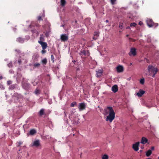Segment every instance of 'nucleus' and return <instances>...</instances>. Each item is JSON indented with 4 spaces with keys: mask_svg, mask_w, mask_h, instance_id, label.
Returning <instances> with one entry per match:
<instances>
[{
    "mask_svg": "<svg viewBox=\"0 0 159 159\" xmlns=\"http://www.w3.org/2000/svg\"><path fill=\"white\" fill-rule=\"evenodd\" d=\"M12 82L11 80H9L7 81V83L8 85H9L12 83Z\"/></svg>",
    "mask_w": 159,
    "mask_h": 159,
    "instance_id": "obj_35",
    "label": "nucleus"
},
{
    "mask_svg": "<svg viewBox=\"0 0 159 159\" xmlns=\"http://www.w3.org/2000/svg\"><path fill=\"white\" fill-rule=\"evenodd\" d=\"M36 133V131L34 129H31L30 131V134L31 135H33Z\"/></svg>",
    "mask_w": 159,
    "mask_h": 159,
    "instance_id": "obj_20",
    "label": "nucleus"
},
{
    "mask_svg": "<svg viewBox=\"0 0 159 159\" xmlns=\"http://www.w3.org/2000/svg\"><path fill=\"white\" fill-rule=\"evenodd\" d=\"M31 26H32V25H30V28H31Z\"/></svg>",
    "mask_w": 159,
    "mask_h": 159,
    "instance_id": "obj_51",
    "label": "nucleus"
},
{
    "mask_svg": "<svg viewBox=\"0 0 159 159\" xmlns=\"http://www.w3.org/2000/svg\"><path fill=\"white\" fill-rule=\"evenodd\" d=\"M108 21H108V20H106V21H105V22H108Z\"/></svg>",
    "mask_w": 159,
    "mask_h": 159,
    "instance_id": "obj_49",
    "label": "nucleus"
},
{
    "mask_svg": "<svg viewBox=\"0 0 159 159\" xmlns=\"http://www.w3.org/2000/svg\"><path fill=\"white\" fill-rule=\"evenodd\" d=\"M23 86L25 89L26 90H28L30 87V84L28 83H24L23 84Z\"/></svg>",
    "mask_w": 159,
    "mask_h": 159,
    "instance_id": "obj_14",
    "label": "nucleus"
},
{
    "mask_svg": "<svg viewBox=\"0 0 159 159\" xmlns=\"http://www.w3.org/2000/svg\"><path fill=\"white\" fill-rule=\"evenodd\" d=\"M86 105L84 102L79 103L78 108L80 111H83L85 109Z\"/></svg>",
    "mask_w": 159,
    "mask_h": 159,
    "instance_id": "obj_4",
    "label": "nucleus"
},
{
    "mask_svg": "<svg viewBox=\"0 0 159 159\" xmlns=\"http://www.w3.org/2000/svg\"><path fill=\"white\" fill-rule=\"evenodd\" d=\"M140 82L142 84H143L144 83V78L141 79L140 81Z\"/></svg>",
    "mask_w": 159,
    "mask_h": 159,
    "instance_id": "obj_27",
    "label": "nucleus"
},
{
    "mask_svg": "<svg viewBox=\"0 0 159 159\" xmlns=\"http://www.w3.org/2000/svg\"><path fill=\"white\" fill-rule=\"evenodd\" d=\"M139 142L136 143L133 145V148L135 151H138L139 149Z\"/></svg>",
    "mask_w": 159,
    "mask_h": 159,
    "instance_id": "obj_8",
    "label": "nucleus"
},
{
    "mask_svg": "<svg viewBox=\"0 0 159 159\" xmlns=\"http://www.w3.org/2000/svg\"><path fill=\"white\" fill-rule=\"evenodd\" d=\"M111 90L114 93H116L118 91V87L117 85H114L112 88Z\"/></svg>",
    "mask_w": 159,
    "mask_h": 159,
    "instance_id": "obj_13",
    "label": "nucleus"
},
{
    "mask_svg": "<svg viewBox=\"0 0 159 159\" xmlns=\"http://www.w3.org/2000/svg\"><path fill=\"white\" fill-rule=\"evenodd\" d=\"M111 4L112 5H114L115 3V2L116 0H110Z\"/></svg>",
    "mask_w": 159,
    "mask_h": 159,
    "instance_id": "obj_33",
    "label": "nucleus"
},
{
    "mask_svg": "<svg viewBox=\"0 0 159 159\" xmlns=\"http://www.w3.org/2000/svg\"><path fill=\"white\" fill-rule=\"evenodd\" d=\"M158 159H159V157H158Z\"/></svg>",
    "mask_w": 159,
    "mask_h": 159,
    "instance_id": "obj_54",
    "label": "nucleus"
},
{
    "mask_svg": "<svg viewBox=\"0 0 159 159\" xmlns=\"http://www.w3.org/2000/svg\"><path fill=\"white\" fill-rule=\"evenodd\" d=\"M136 25V24L135 23H133L130 24V26L131 27H135Z\"/></svg>",
    "mask_w": 159,
    "mask_h": 159,
    "instance_id": "obj_31",
    "label": "nucleus"
},
{
    "mask_svg": "<svg viewBox=\"0 0 159 159\" xmlns=\"http://www.w3.org/2000/svg\"><path fill=\"white\" fill-rule=\"evenodd\" d=\"M154 147H152L151 148V149L152 150H154Z\"/></svg>",
    "mask_w": 159,
    "mask_h": 159,
    "instance_id": "obj_44",
    "label": "nucleus"
},
{
    "mask_svg": "<svg viewBox=\"0 0 159 159\" xmlns=\"http://www.w3.org/2000/svg\"><path fill=\"white\" fill-rule=\"evenodd\" d=\"M2 76H0V80H2Z\"/></svg>",
    "mask_w": 159,
    "mask_h": 159,
    "instance_id": "obj_48",
    "label": "nucleus"
},
{
    "mask_svg": "<svg viewBox=\"0 0 159 159\" xmlns=\"http://www.w3.org/2000/svg\"><path fill=\"white\" fill-rule=\"evenodd\" d=\"M126 37H128L129 36V35L127 34V35H126Z\"/></svg>",
    "mask_w": 159,
    "mask_h": 159,
    "instance_id": "obj_52",
    "label": "nucleus"
},
{
    "mask_svg": "<svg viewBox=\"0 0 159 159\" xmlns=\"http://www.w3.org/2000/svg\"><path fill=\"white\" fill-rule=\"evenodd\" d=\"M38 20H43V19L42 18V17L41 16H39L38 17Z\"/></svg>",
    "mask_w": 159,
    "mask_h": 159,
    "instance_id": "obj_34",
    "label": "nucleus"
},
{
    "mask_svg": "<svg viewBox=\"0 0 159 159\" xmlns=\"http://www.w3.org/2000/svg\"><path fill=\"white\" fill-rule=\"evenodd\" d=\"M0 88L1 89H4V88L2 84H0Z\"/></svg>",
    "mask_w": 159,
    "mask_h": 159,
    "instance_id": "obj_36",
    "label": "nucleus"
},
{
    "mask_svg": "<svg viewBox=\"0 0 159 159\" xmlns=\"http://www.w3.org/2000/svg\"><path fill=\"white\" fill-rule=\"evenodd\" d=\"M41 62L43 64L46 65L47 62V59L46 58H45L41 61Z\"/></svg>",
    "mask_w": 159,
    "mask_h": 159,
    "instance_id": "obj_23",
    "label": "nucleus"
},
{
    "mask_svg": "<svg viewBox=\"0 0 159 159\" xmlns=\"http://www.w3.org/2000/svg\"><path fill=\"white\" fill-rule=\"evenodd\" d=\"M31 31H32V32L33 33H35L36 32V31H35V30H31Z\"/></svg>",
    "mask_w": 159,
    "mask_h": 159,
    "instance_id": "obj_43",
    "label": "nucleus"
},
{
    "mask_svg": "<svg viewBox=\"0 0 159 159\" xmlns=\"http://www.w3.org/2000/svg\"><path fill=\"white\" fill-rule=\"evenodd\" d=\"M102 159H108V156L106 154L104 155L102 157Z\"/></svg>",
    "mask_w": 159,
    "mask_h": 159,
    "instance_id": "obj_26",
    "label": "nucleus"
},
{
    "mask_svg": "<svg viewBox=\"0 0 159 159\" xmlns=\"http://www.w3.org/2000/svg\"><path fill=\"white\" fill-rule=\"evenodd\" d=\"M40 64L39 63H36L34 64V66L35 67H38L40 66Z\"/></svg>",
    "mask_w": 159,
    "mask_h": 159,
    "instance_id": "obj_28",
    "label": "nucleus"
},
{
    "mask_svg": "<svg viewBox=\"0 0 159 159\" xmlns=\"http://www.w3.org/2000/svg\"><path fill=\"white\" fill-rule=\"evenodd\" d=\"M38 42L41 45L43 49L45 50L47 48V44L46 43L41 41H38Z\"/></svg>",
    "mask_w": 159,
    "mask_h": 159,
    "instance_id": "obj_7",
    "label": "nucleus"
},
{
    "mask_svg": "<svg viewBox=\"0 0 159 159\" xmlns=\"http://www.w3.org/2000/svg\"><path fill=\"white\" fill-rule=\"evenodd\" d=\"M99 34L98 32H94V36L93 37V39L95 40L97 39L98 38V37L99 36Z\"/></svg>",
    "mask_w": 159,
    "mask_h": 159,
    "instance_id": "obj_17",
    "label": "nucleus"
},
{
    "mask_svg": "<svg viewBox=\"0 0 159 159\" xmlns=\"http://www.w3.org/2000/svg\"><path fill=\"white\" fill-rule=\"evenodd\" d=\"M8 66L9 67H12V63H9L8 64Z\"/></svg>",
    "mask_w": 159,
    "mask_h": 159,
    "instance_id": "obj_37",
    "label": "nucleus"
},
{
    "mask_svg": "<svg viewBox=\"0 0 159 159\" xmlns=\"http://www.w3.org/2000/svg\"><path fill=\"white\" fill-rule=\"evenodd\" d=\"M145 93V91L141 89L139 90V92L137 93V95L139 97H141Z\"/></svg>",
    "mask_w": 159,
    "mask_h": 159,
    "instance_id": "obj_12",
    "label": "nucleus"
},
{
    "mask_svg": "<svg viewBox=\"0 0 159 159\" xmlns=\"http://www.w3.org/2000/svg\"><path fill=\"white\" fill-rule=\"evenodd\" d=\"M34 92L36 94H38L40 93V90L37 89H36Z\"/></svg>",
    "mask_w": 159,
    "mask_h": 159,
    "instance_id": "obj_25",
    "label": "nucleus"
},
{
    "mask_svg": "<svg viewBox=\"0 0 159 159\" xmlns=\"http://www.w3.org/2000/svg\"><path fill=\"white\" fill-rule=\"evenodd\" d=\"M148 70L149 72H152L153 73L152 76L153 77H155V75L157 74L158 70L156 68H154L152 66H148Z\"/></svg>",
    "mask_w": 159,
    "mask_h": 159,
    "instance_id": "obj_2",
    "label": "nucleus"
},
{
    "mask_svg": "<svg viewBox=\"0 0 159 159\" xmlns=\"http://www.w3.org/2000/svg\"><path fill=\"white\" fill-rule=\"evenodd\" d=\"M46 50H43L42 51H41V53L42 54H44L46 52Z\"/></svg>",
    "mask_w": 159,
    "mask_h": 159,
    "instance_id": "obj_38",
    "label": "nucleus"
},
{
    "mask_svg": "<svg viewBox=\"0 0 159 159\" xmlns=\"http://www.w3.org/2000/svg\"><path fill=\"white\" fill-rule=\"evenodd\" d=\"M119 27L121 29H122V28H121V27H122V25H119Z\"/></svg>",
    "mask_w": 159,
    "mask_h": 159,
    "instance_id": "obj_47",
    "label": "nucleus"
},
{
    "mask_svg": "<svg viewBox=\"0 0 159 159\" xmlns=\"http://www.w3.org/2000/svg\"><path fill=\"white\" fill-rule=\"evenodd\" d=\"M80 55H84L85 56H89L90 53L89 51H86L83 50L80 54Z\"/></svg>",
    "mask_w": 159,
    "mask_h": 159,
    "instance_id": "obj_9",
    "label": "nucleus"
},
{
    "mask_svg": "<svg viewBox=\"0 0 159 159\" xmlns=\"http://www.w3.org/2000/svg\"><path fill=\"white\" fill-rule=\"evenodd\" d=\"M129 54L130 56L133 55L135 56L136 55V49L134 48H131Z\"/></svg>",
    "mask_w": 159,
    "mask_h": 159,
    "instance_id": "obj_5",
    "label": "nucleus"
},
{
    "mask_svg": "<svg viewBox=\"0 0 159 159\" xmlns=\"http://www.w3.org/2000/svg\"><path fill=\"white\" fill-rule=\"evenodd\" d=\"M147 25L149 27H156L158 25V23H154L152 20L150 19H148L147 20Z\"/></svg>",
    "mask_w": 159,
    "mask_h": 159,
    "instance_id": "obj_3",
    "label": "nucleus"
},
{
    "mask_svg": "<svg viewBox=\"0 0 159 159\" xmlns=\"http://www.w3.org/2000/svg\"><path fill=\"white\" fill-rule=\"evenodd\" d=\"M39 115L41 116H42L43 115H45L44 109H41L39 112Z\"/></svg>",
    "mask_w": 159,
    "mask_h": 159,
    "instance_id": "obj_18",
    "label": "nucleus"
},
{
    "mask_svg": "<svg viewBox=\"0 0 159 159\" xmlns=\"http://www.w3.org/2000/svg\"><path fill=\"white\" fill-rule=\"evenodd\" d=\"M44 36L43 34H41L40 35V40L39 41H43L44 40Z\"/></svg>",
    "mask_w": 159,
    "mask_h": 159,
    "instance_id": "obj_22",
    "label": "nucleus"
},
{
    "mask_svg": "<svg viewBox=\"0 0 159 159\" xmlns=\"http://www.w3.org/2000/svg\"><path fill=\"white\" fill-rule=\"evenodd\" d=\"M148 142V139L144 137H143L142 138L141 143L145 144Z\"/></svg>",
    "mask_w": 159,
    "mask_h": 159,
    "instance_id": "obj_16",
    "label": "nucleus"
},
{
    "mask_svg": "<svg viewBox=\"0 0 159 159\" xmlns=\"http://www.w3.org/2000/svg\"><path fill=\"white\" fill-rule=\"evenodd\" d=\"M51 60L52 61V62H54V56L53 55H51Z\"/></svg>",
    "mask_w": 159,
    "mask_h": 159,
    "instance_id": "obj_30",
    "label": "nucleus"
},
{
    "mask_svg": "<svg viewBox=\"0 0 159 159\" xmlns=\"http://www.w3.org/2000/svg\"><path fill=\"white\" fill-rule=\"evenodd\" d=\"M45 35L47 37H48V33L47 32L46 34H45Z\"/></svg>",
    "mask_w": 159,
    "mask_h": 159,
    "instance_id": "obj_42",
    "label": "nucleus"
},
{
    "mask_svg": "<svg viewBox=\"0 0 159 159\" xmlns=\"http://www.w3.org/2000/svg\"><path fill=\"white\" fill-rule=\"evenodd\" d=\"M18 145H17L18 147L20 146V145L22 144V142H19L18 143Z\"/></svg>",
    "mask_w": 159,
    "mask_h": 159,
    "instance_id": "obj_39",
    "label": "nucleus"
},
{
    "mask_svg": "<svg viewBox=\"0 0 159 159\" xmlns=\"http://www.w3.org/2000/svg\"><path fill=\"white\" fill-rule=\"evenodd\" d=\"M61 41L65 42L68 40V37L66 34H62L61 36Z\"/></svg>",
    "mask_w": 159,
    "mask_h": 159,
    "instance_id": "obj_6",
    "label": "nucleus"
},
{
    "mask_svg": "<svg viewBox=\"0 0 159 159\" xmlns=\"http://www.w3.org/2000/svg\"><path fill=\"white\" fill-rule=\"evenodd\" d=\"M139 24L140 25H141L143 24V23L141 21H140L139 23Z\"/></svg>",
    "mask_w": 159,
    "mask_h": 159,
    "instance_id": "obj_41",
    "label": "nucleus"
},
{
    "mask_svg": "<svg viewBox=\"0 0 159 159\" xmlns=\"http://www.w3.org/2000/svg\"><path fill=\"white\" fill-rule=\"evenodd\" d=\"M109 112V115L107 116L106 120L111 122L115 119V113L111 107H107L105 111V115H107Z\"/></svg>",
    "mask_w": 159,
    "mask_h": 159,
    "instance_id": "obj_1",
    "label": "nucleus"
},
{
    "mask_svg": "<svg viewBox=\"0 0 159 159\" xmlns=\"http://www.w3.org/2000/svg\"><path fill=\"white\" fill-rule=\"evenodd\" d=\"M76 104V102H74L71 104L70 106L71 107H74Z\"/></svg>",
    "mask_w": 159,
    "mask_h": 159,
    "instance_id": "obj_29",
    "label": "nucleus"
},
{
    "mask_svg": "<svg viewBox=\"0 0 159 159\" xmlns=\"http://www.w3.org/2000/svg\"><path fill=\"white\" fill-rule=\"evenodd\" d=\"M152 153V151L151 150H148L146 153V156L148 157L150 156Z\"/></svg>",
    "mask_w": 159,
    "mask_h": 159,
    "instance_id": "obj_21",
    "label": "nucleus"
},
{
    "mask_svg": "<svg viewBox=\"0 0 159 159\" xmlns=\"http://www.w3.org/2000/svg\"><path fill=\"white\" fill-rule=\"evenodd\" d=\"M36 34H37V35H38L39 34V33L38 32H37Z\"/></svg>",
    "mask_w": 159,
    "mask_h": 159,
    "instance_id": "obj_50",
    "label": "nucleus"
},
{
    "mask_svg": "<svg viewBox=\"0 0 159 159\" xmlns=\"http://www.w3.org/2000/svg\"><path fill=\"white\" fill-rule=\"evenodd\" d=\"M16 41L21 43H23L24 42V39L21 38H18L17 39Z\"/></svg>",
    "mask_w": 159,
    "mask_h": 159,
    "instance_id": "obj_19",
    "label": "nucleus"
},
{
    "mask_svg": "<svg viewBox=\"0 0 159 159\" xmlns=\"http://www.w3.org/2000/svg\"><path fill=\"white\" fill-rule=\"evenodd\" d=\"M15 88V86L13 85H12L10 86L9 88L10 89H13Z\"/></svg>",
    "mask_w": 159,
    "mask_h": 159,
    "instance_id": "obj_32",
    "label": "nucleus"
},
{
    "mask_svg": "<svg viewBox=\"0 0 159 159\" xmlns=\"http://www.w3.org/2000/svg\"><path fill=\"white\" fill-rule=\"evenodd\" d=\"M61 5L62 6H64L66 4L65 0H61Z\"/></svg>",
    "mask_w": 159,
    "mask_h": 159,
    "instance_id": "obj_24",
    "label": "nucleus"
},
{
    "mask_svg": "<svg viewBox=\"0 0 159 159\" xmlns=\"http://www.w3.org/2000/svg\"><path fill=\"white\" fill-rule=\"evenodd\" d=\"M117 71L119 73L122 72L123 71V67L122 66L119 65L116 67Z\"/></svg>",
    "mask_w": 159,
    "mask_h": 159,
    "instance_id": "obj_10",
    "label": "nucleus"
},
{
    "mask_svg": "<svg viewBox=\"0 0 159 159\" xmlns=\"http://www.w3.org/2000/svg\"><path fill=\"white\" fill-rule=\"evenodd\" d=\"M40 145V142L38 140H36L34 141L33 143V146L38 147Z\"/></svg>",
    "mask_w": 159,
    "mask_h": 159,
    "instance_id": "obj_15",
    "label": "nucleus"
},
{
    "mask_svg": "<svg viewBox=\"0 0 159 159\" xmlns=\"http://www.w3.org/2000/svg\"><path fill=\"white\" fill-rule=\"evenodd\" d=\"M32 83L33 84V85L34 86H35L37 84V82H36V83H35L34 84L33 82Z\"/></svg>",
    "mask_w": 159,
    "mask_h": 159,
    "instance_id": "obj_40",
    "label": "nucleus"
},
{
    "mask_svg": "<svg viewBox=\"0 0 159 159\" xmlns=\"http://www.w3.org/2000/svg\"><path fill=\"white\" fill-rule=\"evenodd\" d=\"M70 113L71 114H72L74 113V112L73 111H70Z\"/></svg>",
    "mask_w": 159,
    "mask_h": 159,
    "instance_id": "obj_45",
    "label": "nucleus"
},
{
    "mask_svg": "<svg viewBox=\"0 0 159 159\" xmlns=\"http://www.w3.org/2000/svg\"><path fill=\"white\" fill-rule=\"evenodd\" d=\"M35 25L36 26H40V25H39L38 24H35Z\"/></svg>",
    "mask_w": 159,
    "mask_h": 159,
    "instance_id": "obj_46",
    "label": "nucleus"
},
{
    "mask_svg": "<svg viewBox=\"0 0 159 159\" xmlns=\"http://www.w3.org/2000/svg\"><path fill=\"white\" fill-rule=\"evenodd\" d=\"M147 159H151L150 158H148Z\"/></svg>",
    "mask_w": 159,
    "mask_h": 159,
    "instance_id": "obj_53",
    "label": "nucleus"
},
{
    "mask_svg": "<svg viewBox=\"0 0 159 159\" xmlns=\"http://www.w3.org/2000/svg\"><path fill=\"white\" fill-rule=\"evenodd\" d=\"M103 73L102 70V69L96 71L97 77H99L102 76Z\"/></svg>",
    "mask_w": 159,
    "mask_h": 159,
    "instance_id": "obj_11",
    "label": "nucleus"
}]
</instances>
